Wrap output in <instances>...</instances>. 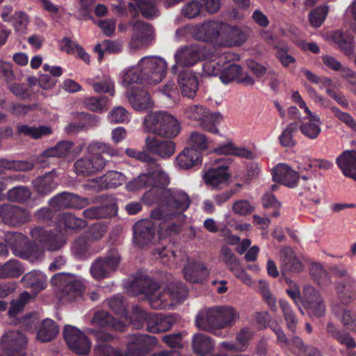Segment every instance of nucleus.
<instances>
[{
  "instance_id": "f257e3e1",
  "label": "nucleus",
  "mask_w": 356,
  "mask_h": 356,
  "mask_svg": "<svg viewBox=\"0 0 356 356\" xmlns=\"http://www.w3.org/2000/svg\"><path fill=\"white\" fill-rule=\"evenodd\" d=\"M175 150V143L172 140H161L154 136H147L143 151L127 148L126 154L131 158H135L147 163L146 172L141 173L136 178L127 184L129 191H136L143 188H163L170 183V178L165 173L157 160L150 154L159 156L162 159L172 156Z\"/></svg>"
},
{
  "instance_id": "f03ea898",
  "label": "nucleus",
  "mask_w": 356,
  "mask_h": 356,
  "mask_svg": "<svg viewBox=\"0 0 356 356\" xmlns=\"http://www.w3.org/2000/svg\"><path fill=\"white\" fill-rule=\"evenodd\" d=\"M190 204V197L184 191L165 188L161 191L159 207L152 211L150 217L153 220H162L159 227L161 230L165 229L167 234L178 233L180 226L168 220L180 218Z\"/></svg>"
},
{
  "instance_id": "7ed1b4c3",
  "label": "nucleus",
  "mask_w": 356,
  "mask_h": 356,
  "mask_svg": "<svg viewBox=\"0 0 356 356\" xmlns=\"http://www.w3.org/2000/svg\"><path fill=\"white\" fill-rule=\"evenodd\" d=\"M167 63L164 59L156 56L143 57L136 66L125 70L122 84L124 86L133 84L155 85L165 77Z\"/></svg>"
},
{
  "instance_id": "20e7f679",
  "label": "nucleus",
  "mask_w": 356,
  "mask_h": 356,
  "mask_svg": "<svg viewBox=\"0 0 356 356\" xmlns=\"http://www.w3.org/2000/svg\"><path fill=\"white\" fill-rule=\"evenodd\" d=\"M239 319V313L229 305L215 306L200 312L195 317V325L200 329L218 337L227 334L223 329L232 327Z\"/></svg>"
},
{
  "instance_id": "39448f33",
  "label": "nucleus",
  "mask_w": 356,
  "mask_h": 356,
  "mask_svg": "<svg viewBox=\"0 0 356 356\" xmlns=\"http://www.w3.org/2000/svg\"><path fill=\"white\" fill-rule=\"evenodd\" d=\"M131 322L136 329H141L146 325L147 331L156 334L169 330L175 323V319L172 316L146 312L136 305L133 306Z\"/></svg>"
},
{
  "instance_id": "423d86ee",
  "label": "nucleus",
  "mask_w": 356,
  "mask_h": 356,
  "mask_svg": "<svg viewBox=\"0 0 356 356\" xmlns=\"http://www.w3.org/2000/svg\"><path fill=\"white\" fill-rule=\"evenodd\" d=\"M143 124L148 132L166 138H175L180 131L179 121L173 115L163 111L148 114Z\"/></svg>"
},
{
  "instance_id": "0eeeda50",
  "label": "nucleus",
  "mask_w": 356,
  "mask_h": 356,
  "mask_svg": "<svg viewBox=\"0 0 356 356\" xmlns=\"http://www.w3.org/2000/svg\"><path fill=\"white\" fill-rule=\"evenodd\" d=\"M130 287L135 294H144L150 307L154 309H164L168 305L164 294H155L159 286L147 275L136 277L131 282Z\"/></svg>"
},
{
  "instance_id": "6e6552de",
  "label": "nucleus",
  "mask_w": 356,
  "mask_h": 356,
  "mask_svg": "<svg viewBox=\"0 0 356 356\" xmlns=\"http://www.w3.org/2000/svg\"><path fill=\"white\" fill-rule=\"evenodd\" d=\"M55 292L60 300L74 301L82 296L84 284L69 273H58L51 280Z\"/></svg>"
},
{
  "instance_id": "1a4fd4ad",
  "label": "nucleus",
  "mask_w": 356,
  "mask_h": 356,
  "mask_svg": "<svg viewBox=\"0 0 356 356\" xmlns=\"http://www.w3.org/2000/svg\"><path fill=\"white\" fill-rule=\"evenodd\" d=\"M227 29H232V34L235 32L238 34V39L236 40L238 44H242L246 40V35L241 31L231 28L225 23L212 20L193 26L191 33L196 40L212 42L217 40L221 33Z\"/></svg>"
},
{
  "instance_id": "9d476101",
  "label": "nucleus",
  "mask_w": 356,
  "mask_h": 356,
  "mask_svg": "<svg viewBox=\"0 0 356 356\" xmlns=\"http://www.w3.org/2000/svg\"><path fill=\"white\" fill-rule=\"evenodd\" d=\"M186 118L195 121L202 129L213 134H218V126L222 120V115L218 112L211 113L202 105H191L184 112Z\"/></svg>"
},
{
  "instance_id": "9b49d317",
  "label": "nucleus",
  "mask_w": 356,
  "mask_h": 356,
  "mask_svg": "<svg viewBox=\"0 0 356 356\" xmlns=\"http://www.w3.org/2000/svg\"><path fill=\"white\" fill-rule=\"evenodd\" d=\"M126 4L125 1L118 0L117 3L112 4L113 8L122 16L129 14L133 18L138 16L139 13L147 19H152L158 15L157 0H132Z\"/></svg>"
},
{
  "instance_id": "f8f14e48",
  "label": "nucleus",
  "mask_w": 356,
  "mask_h": 356,
  "mask_svg": "<svg viewBox=\"0 0 356 356\" xmlns=\"http://www.w3.org/2000/svg\"><path fill=\"white\" fill-rule=\"evenodd\" d=\"M212 52H209L205 45L185 46L177 50L175 54V64L171 72L177 74V65L190 67L200 61L209 58Z\"/></svg>"
},
{
  "instance_id": "ddd939ff",
  "label": "nucleus",
  "mask_w": 356,
  "mask_h": 356,
  "mask_svg": "<svg viewBox=\"0 0 356 356\" xmlns=\"http://www.w3.org/2000/svg\"><path fill=\"white\" fill-rule=\"evenodd\" d=\"M120 261V257L118 251L113 248L106 253L105 257H99L92 262L90 268V274L97 280L109 277L117 270Z\"/></svg>"
},
{
  "instance_id": "4468645a",
  "label": "nucleus",
  "mask_w": 356,
  "mask_h": 356,
  "mask_svg": "<svg viewBox=\"0 0 356 356\" xmlns=\"http://www.w3.org/2000/svg\"><path fill=\"white\" fill-rule=\"evenodd\" d=\"M27 338L19 330H10L1 340L0 356H25Z\"/></svg>"
},
{
  "instance_id": "2eb2a0df",
  "label": "nucleus",
  "mask_w": 356,
  "mask_h": 356,
  "mask_svg": "<svg viewBox=\"0 0 356 356\" xmlns=\"http://www.w3.org/2000/svg\"><path fill=\"white\" fill-rule=\"evenodd\" d=\"M63 337L69 348L76 354L86 355L89 353L91 343L88 337L76 327L65 325Z\"/></svg>"
},
{
  "instance_id": "dca6fc26",
  "label": "nucleus",
  "mask_w": 356,
  "mask_h": 356,
  "mask_svg": "<svg viewBox=\"0 0 356 356\" xmlns=\"http://www.w3.org/2000/svg\"><path fill=\"white\" fill-rule=\"evenodd\" d=\"M32 239L44 249L58 250L65 243L64 236L58 232L48 231L42 227H35L31 231Z\"/></svg>"
},
{
  "instance_id": "f3484780",
  "label": "nucleus",
  "mask_w": 356,
  "mask_h": 356,
  "mask_svg": "<svg viewBox=\"0 0 356 356\" xmlns=\"http://www.w3.org/2000/svg\"><path fill=\"white\" fill-rule=\"evenodd\" d=\"M48 203L51 207L57 210L81 209L89 204V200L76 193L64 191L53 196Z\"/></svg>"
},
{
  "instance_id": "a211bd4d",
  "label": "nucleus",
  "mask_w": 356,
  "mask_h": 356,
  "mask_svg": "<svg viewBox=\"0 0 356 356\" xmlns=\"http://www.w3.org/2000/svg\"><path fill=\"white\" fill-rule=\"evenodd\" d=\"M300 302L310 316L321 317L325 314V305L323 299L317 291L312 286H305Z\"/></svg>"
},
{
  "instance_id": "6ab92c4d",
  "label": "nucleus",
  "mask_w": 356,
  "mask_h": 356,
  "mask_svg": "<svg viewBox=\"0 0 356 356\" xmlns=\"http://www.w3.org/2000/svg\"><path fill=\"white\" fill-rule=\"evenodd\" d=\"M106 165V159L99 154H88L78 159L74 164L78 175L88 177L102 170Z\"/></svg>"
},
{
  "instance_id": "aec40b11",
  "label": "nucleus",
  "mask_w": 356,
  "mask_h": 356,
  "mask_svg": "<svg viewBox=\"0 0 356 356\" xmlns=\"http://www.w3.org/2000/svg\"><path fill=\"white\" fill-rule=\"evenodd\" d=\"M156 337L147 334H134L127 344L125 356H143L148 354L156 345Z\"/></svg>"
},
{
  "instance_id": "412c9836",
  "label": "nucleus",
  "mask_w": 356,
  "mask_h": 356,
  "mask_svg": "<svg viewBox=\"0 0 356 356\" xmlns=\"http://www.w3.org/2000/svg\"><path fill=\"white\" fill-rule=\"evenodd\" d=\"M3 222L11 227H19L30 220V213L26 209L10 204H1Z\"/></svg>"
},
{
  "instance_id": "4be33fe9",
  "label": "nucleus",
  "mask_w": 356,
  "mask_h": 356,
  "mask_svg": "<svg viewBox=\"0 0 356 356\" xmlns=\"http://www.w3.org/2000/svg\"><path fill=\"white\" fill-rule=\"evenodd\" d=\"M130 85L127 88V97L133 108L136 111H145L152 107V102L148 91L144 88L145 85Z\"/></svg>"
},
{
  "instance_id": "5701e85b",
  "label": "nucleus",
  "mask_w": 356,
  "mask_h": 356,
  "mask_svg": "<svg viewBox=\"0 0 356 356\" xmlns=\"http://www.w3.org/2000/svg\"><path fill=\"white\" fill-rule=\"evenodd\" d=\"M6 242L7 245L0 243V256L6 257L8 254L9 248L15 255L22 258L27 257L25 246L27 244L28 239L24 234L20 233L9 234L6 236Z\"/></svg>"
},
{
  "instance_id": "b1692460",
  "label": "nucleus",
  "mask_w": 356,
  "mask_h": 356,
  "mask_svg": "<svg viewBox=\"0 0 356 356\" xmlns=\"http://www.w3.org/2000/svg\"><path fill=\"white\" fill-rule=\"evenodd\" d=\"M134 240L136 244L141 248L149 244L154 238L156 233V225L152 220L143 219L133 227Z\"/></svg>"
},
{
  "instance_id": "393cba45",
  "label": "nucleus",
  "mask_w": 356,
  "mask_h": 356,
  "mask_svg": "<svg viewBox=\"0 0 356 356\" xmlns=\"http://www.w3.org/2000/svg\"><path fill=\"white\" fill-rule=\"evenodd\" d=\"M95 337L97 344L94 348V356H125L123 350L106 343L114 339L111 334L104 331H97Z\"/></svg>"
},
{
  "instance_id": "a878e982",
  "label": "nucleus",
  "mask_w": 356,
  "mask_h": 356,
  "mask_svg": "<svg viewBox=\"0 0 356 356\" xmlns=\"http://www.w3.org/2000/svg\"><path fill=\"white\" fill-rule=\"evenodd\" d=\"M177 83L183 96L193 98L196 95L199 86L197 76L189 69H183L179 72Z\"/></svg>"
},
{
  "instance_id": "bb28decb",
  "label": "nucleus",
  "mask_w": 356,
  "mask_h": 356,
  "mask_svg": "<svg viewBox=\"0 0 356 356\" xmlns=\"http://www.w3.org/2000/svg\"><path fill=\"white\" fill-rule=\"evenodd\" d=\"M228 170L229 165L227 163L218 161L205 172L204 178L206 184L214 188L226 183L231 176Z\"/></svg>"
},
{
  "instance_id": "cd10ccee",
  "label": "nucleus",
  "mask_w": 356,
  "mask_h": 356,
  "mask_svg": "<svg viewBox=\"0 0 356 356\" xmlns=\"http://www.w3.org/2000/svg\"><path fill=\"white\" fill-rule=\"evenodd\" d=\"M57 177V172L52 170L34 179L32 183L37 194L44 197L51 193L58 187Z\"/></svg>"
},
{
  "instance_id": "c85d7f7f",
  "label": "nucleus",
  "mask_w": 356,
  "mask_h": 356,
  "mask_svg": "<svg viewBox=\"0 0 356 356\" xmlns=\"http://www.w3.org/2000/svg\"><path fill=\"white\" fill-rule=\"evenodd\" d=\"M91 323L92 325L99 326L106 330L123 332L125 328L124 323L111 316L108 312L103 310L95 312Z\"/></svg>"
},
{
  "instance_id": "c756f323",
  "label": "nucleus",
  "mask_w": 356,
  "mask_h": 356,
  "mask_svg": "<svg viewBox=\"0 0 356 356\" xmlns=\"http://www.w3.org/2000/svg\"><path fill=\"white\" fill-rule=\"evenodd\" d=\"M272 175L274 181L280 182L289 188L296 187L300 178L296 171L284 163L278 164L273 169Z\"/></svg>"
},
{
  "instance_id": "7c9ffc66",
  "label": "nucleus",
  "mask_w": 356,
  "mask_h": 356,
  "mask_svg": "<svg viewBox=\"0 0 356 356\" xmlns=\"http://www.w3.org/2000/svg\"><path fill=\"white\" fill-rule=\"evenodd\" d=\"M209 274L205 264L201 261H190L184 268V278L192 283H202Z\"/></svg>"
},
{
  "instance_id": "2f4dec72",
  "label": "nucleus",
  "mask_w": 356,
  "mask_h": 356,
  "mask_svg": "<svg viewBox=\"0 0 356 356\" xmlns=\"http://www.w3.org/2000/svg\"><path fill=\"white\" fill-rule=\"evenodd\" d=\"M336 163L345 177L356 180V150L343 151Z\"/></svg>"
},
{
  "instance_id": "473e14b6",
  "label": "nucleus",
  "mask_w": 356,
  "mask_h": 356,
  "mask_svg": "<svg viewBox=\"0 0 356 356\" xmlns=\"http://www.w3.org/2000/svg\"><path fill=\"white\" fill-rule=\"evenodd\" d=\"M280 260L283 273L286 272L300 273L303 270L302 264L289 247H286L281 250Z\"/></svg>"
},
{
  "instance_id": "72a5a7b5",
  "label": "nucleus",
  "mask_w": 356,
  "mask_h": 356,
  "mask_svg": "<svg viewBox=\"0 0 356 356\" xmlns=\"http://www.w3.org/2000/svg\"><path fill=\"white\" fill-rule=\"evenodd\" d=\"M152 26L147 23L138 21L134 23L133 26L131 43L136 47L146 44L152 40Z\"/></svg>"
},
{
  "instance_id": "f704fd0d",
  "label": "nucleus",
  "mask_w": 356,
  "mask_h": 356,
  "mask_svg": "<svg viewBox=\"0 0 356 356\" xmlns=\"http://www.w3.org/2000/svg\"><path fill=\"white\" fill-rule=\"evenodd\" d=\"M21 281L23 286L25 288L30 289L35 295H37L46 287V277L40 271H30L22 277Z\"/></svg>"
},
{
  "instance_id": "c9c22d12",
  "label": "nucleus",
  "mask_w": 356,
  "mask_h": 356,
  "mask_svg": "<svg viewBox=\"0 0 356 356\" xmlns=\"http://www.w3.org/2000/svg\"><path fill=\"white\" fill-rule=\"evenodd\" d=\"M336 291L343 304L350 302L356 296V280L348 277L336 284Z\"/></svg>"
},
{
  "instance_id": "e433bc0d",
  "label": "nucleus",
  "mask_w": 356,
  "mask_h": 356,
  "mask_svg": "<svg viewBox=\"0 0 356 356\" xmlns=\"http://www.w3.org/2000/svg\"><path fill=\"white\" fill-rule=\"evenodd\" d=\"M117 212V205L113 203H108L85 209L83 211V216L91 220L108 218L115 216Z\"/></svg>"
},
{
  "instance_id": "4c0bfd02",
  "label": "nucleus",
  "mask_w": 356,
  "mask_h": 356,
  "mask_svg": "<svg viewBox=\"0 0 356 356\" xmlns=\"http://www.w3.org/2000/svg\"><path fill=\"white\" fill-rule=\"evenodd\" d=\"M177 165L182 169H189L202 163V154L194 148L186 147L177 156Z\"/></svg>"
},
{
  "instance_id": "58836bf2",
  "label": "nucleus",
  "mask_w": 356,
  "mask_h": 356,
  "mask_svg": "<svg viewBox=\"0 0 356 356\" xmlns=\"http://www.w3.org/2000/svg\"><path fill=\"white\" fill-rule=\"evenodd\" d=\"M232 56L229 53H225L219 58L211 59L204 62L202 65V74L204 76H216L220 75L222 67L226 64L228 59H232Z\"/></svg>"
},
{
  "instance_id": "ea45409f",
  "label": "nucleus",
  "mask_w": 356,
  "mask_h": 356,
  "mask_svg": "<svg viewBox=\"0 0 356 356\" xmlns=\"http://www.w3.org/2000/svg\"><path fill=\"white\" fill-rule=\"evenodd\" d=\"M59 328L56 323L50 319H44L38 331L37 339L42 342L52 341L58 334Z\"/></svg>"
},
{
  "instance_id": "a19ab883",
  "label": "nucleus",
  "mask_w": 356,
  "mask_h": 356,
  "mask_svg": "<svg viewBox=\"0 0 356 356\" xmlns=\"http://www.w3.org/2000/svg\"><path fill=\"white\" fill-rule=\"evenodd\" d=\"M214 347L211 339L204 334H197L193 338V348L195 353L204 356L211 353Z\"/></svg>"
},
{
  "instance_id": "79ce46f5",
  "label": "nucleus",
  "mask_w": 356,
  "mask_h": 356,
  "mask_svg": "<svg viewBox=\"0 0 356 356\" xmlns=\"http://www.w3.org/2000/svg\"><path fill=\"white\" fill-rule=\"evenodd\" d=\"M327 334L336 339L339 343L345 345L348 348L356 347L355 339L347 332L339 330L332 323H328L326 327Z\"/></svg>"
},
{
  "instance_id": "37998d69",
  "label": "nucleus",
  "mask_w": 356,
  "mask_h": 356,
  "mask_svg": "<svg viewBox=\"0 0 356 356\" xmlns=\"http://www.w3.org/2000/svg\"><path fill=\"white\" fill-rule=\"evenodd\" d=\"M230 59L226 61V64L222 67L220 79L224 84H228L235 80H237L242 74V68L240 65L231 63Z\"/></svg>"
},
{
  "instance_id": "c03bdc74",
  "label": "nucleus",
  "mask_w": 356,
  "mask_h": 356,
  "mask_svg": "<svg viewBox=\"0 0 356 356\" xmlns=\"http://www.w3.org/2000/svg\"><path fill=\"white\" fill-rule=\"evenodd\" d=\"M124 179L125 177L122 173L115 170H109L100 177L99 184L102 188H114L122 185Z\"/></svg>"
},
{
  "instance_id": "a18cd8bd",
  "label": "nucleus",
  "mask_w": 356,
  "mask_h": 356,
  "mask_svg": "<svg viewBox=\"0 0 356 356\" xmlns=\"http://www.w3.org/2000/svg\"><path fill=\"white\" fill-rule=\"evenodd\" d=\"M17 129L18 134L30 136L33 139H39L42 136L51 134L52 132L51 128L45 125L35 127L27 124H18Z\"/></svg>"
},
{
  "instance_id": "49530a36",
  "label": "nucleus",
  "mask_w": 356,
  "mask_h": 356,
  "mask_svg": "<svg viewBox=\"0 0 356 356\" xmlns=\"http://www.w3.org/2000/svg\"><path fill=\"white\" fill-rule=\"evenodd\" d=\"M299 130V124L296 122L289 124L279 136L280 145L284 147H293L297 142L294 138Z\"/></svg>"
},
{
  "instance_id": "de8ad7c7",
  "label": "nucleus",
  "mask_w": 356,
  "mask_h": 356,
  "mask_svg": "<svg viewBox=\"0 0 356 356\" xmlns=\"http://www.w3.org/2000/svg\"><path fill=\"white\" fill-rule=\"evenodd\" d=\"M214 152L218 154H225V155H234L242 158L245 159H252V151L246 149V148H238L236 147L232 143H229L227 144H225L220 145L214 149Z\"/></svg>"
},
{
  "instance_id": "09e8293b",
  "label": "nucleus",
  "mask_w": 356,
  "mask_h": 356,
  "mask_svg": "<svg viewBox=\"0 0 356 356\" xmlns=\"http://www.w3.org/2000/svg\"><path fill=\"white\" fill-rule=\"evenodd\" d=\"M73 143L67 140H61L58 142L54 147L49 148L44 151L42 154V157H65L70 152Z\"/></svg>"
},
{
  "instance_id": "8fccbe9b",
  "label": "nucleus",
  "mask_w": 356,
  "mask_h": 356,
  "mask_svg": "<svg viewBox=\"0 0 356 356\" xmlns=\"http://www.w3.org/2000/svg\"><path fill=\"white\" fill-rule=\"evenodd\" d=\"M6 195L8 200L10 202L24 203L31 198V192L26 186H17L9 189Z\"/></svg>"
},
{
  "instance_id": "3c124183",
  "label": "nucleus",
  "mask_w": 356,
  "mask_h": 356,
  "mask_svg": "<svg viewBox=\"0 0 356 356\" xmlns=\"http://www.w3.org/2000/svg\"><path fill=\"white\" fill-rule=\"evenodd\" d=\"M91 243V240L86 236H79L72 243L73 253L80 259H86L90 254L89 250Z\"/></svg>"
},
{
  "instance_id": "603ef678",
  "label": "nucleus",
  "mask_w": 356,
  "mask_h": 356,
  "mask_svg": "<svg viewBox=\"0 0 356 356\" xmlns=\"http://www.w3.org/2000/svg\"><path fill=\"white\" fill-rule=\"evenodd\" d=\"M23 273V269L19 261L10 259L3 265L0 266V278L17 277Z\"/></svg>"
},
{
  "instance_id": "864d4df0",
  "label": "nucleus",
  "mask_w": 356,
  "mask_h": 356,
  "mask_svg": "<svg viewBox=\"0 0 356 356\" xmlns=\"http://www.w3.org/2000/svg\"><path fill=\"white\" fill-rule=\"evenodd\" d=\"M280 307L283 316L286 323L287 328L292 332H295L298 325V318L289 302L284 300H280Z\"/></svg>"
},
{
  "instance_id": "5fc2aeb1",
  "label": "nucleus",
  "mask_w": 356,
  "mask_h": 356,
  "mask_svg": "<svg viewBox=\"0 0 356 356\" xmlns=\"http://www.w3.org/2000/svg\"><path fill=\"white\" fill-rule=\"evenodd\" d=\"M0 167H3V173L6 170H13L16 171H29L34 168L33 163L26 161L8 160L1 158Z\"/></svg>"
},
{
  "instance_id": "6e6d98bb",
  "label": "nucleus",
  "mask_w": 356,
  "mask_h": 356,
  "mask_svg": "<svg viewBox=\"0 0 356 356\" xmlns=\"http://www.w3.org/2000/svg\"><path fill=\"white\" fill-rule=\"evenodd\" d=\"M189 148H194L197 152L207 150L208 148L209 140L206 135L199 131H193L188 138Z\"/></svg>"
},
{
  "instance_id": "4d7b16f0",
  "label": "nucleus",
  "mask_w": 356,
  "mask_h": 356,
  "mask_svg": "<svg viewBox=\"0 0 356 356\" xmlns=\"http://www.w3.org/2000/svg\"><path fill=\"white\" fill-rule=\"evenodd\" d=\"M122 47L116 41L105 40L102 44H97L94 47L95 52L98 54V60H101L104 57V51L108 54H116L121 51Z\"/></svg>"
},
{
  "instance_id": "13d9d810",
  "label": "nucleus",
  "mask_w": 356,
  "mask_h": 356,
  "mask_svg": "<svg viewBox=\"0 0 356 356\" xmlns=\"http://www.w3.org/2000/svg\"><path fill=\"white\" fill-rule=\"evenodd\" d=\"M30 294L24 291L19 295L18 299L13 300L10 302V306L8 311V315L10 318L16 317L24 308L25 305L29 300Z\"/></svg>"
},
{
  "instance_id": "bf43d9fd",
  "label": "nucleus",
  "mask_w": 356,
  "mask_h": 356,
  "mask_svg": "<svg viewBox=\"0 0 356 356\" xmlns=\"http://www.w3.org/2000/svg\"><path fill=\"white\" fill-rule=\"evenodd\" d=\"M60 221L66 228L74 230L81 229L87 226V222L85 220L77 218L69 212L63 213L61 215Z\"/></svg>"
},
{
  "instance_id": "052dcab7",
  "label": "nucleus",
  "mask_w": 356,
  "mask_h": 356,
  "mask_svg": "<svg viewBox=\"0 0 356 356\" xmlns=\"http://www.w3.org/2000/svg\"><path fill=\"white\" fill-rule=\"evenodd\" d=\"M109 103V99L105 96L99 97H90L84 99L83 104L86 107L94 112H102Z\"/></svg>"
},
{
  "instance_id": "680f3d73",
  "label": "nucleus",
  "mask_w": 356,
  "mask_h": 356,
  "mask_svg": "<svg viewBox=\"0 0 356 356\" xmlns=\"http://www.w3.org/2000/svg\"><path fill=\"white\" fill-rule=\"evenodd\" d=\"M328 13L327 6H321L312 10L309 15V20L314 27H320L323 23Z\"/></svg>"
},
{
  "instance_id": "e2e57ef3",
  "label": "nucleus",
  "mask_w": 356,
  "mask_h": 356,
  "mask_svg": "<svg viewBox=\"0 0 356 356\" xmlns=\"http://www.w3.org/2000/svg\"><path fill=\"white\" fill-rule=\"evenodd\" d=\"M11 22L15 32L24 34L29 24L28 15L22 11L16 12L12 15Z\"/></svg>"
},
{
  "instance_id": "0e129e2a",
  "label": "nucleus",
  "mask_w": 356,
  "mask_h": 356,
  "mask_svg": "<svg viewBox=\"0 0 356 356\" xmlns=\"http://www.w3.org/2000/svg\"><path fill=\"white\" fill-rule=\"evenodd\" d=\"M202 6L201 0H193L185 4L181 9V14L188 19H193L201 13Z\"/></svg>"
},
{
  "instance_id": "69168bd1",
  "label": "nucleus",
  "mask_w": 356,
  "mask_h": 356,
  "mask_svg": "<svg viewBox=\"0 0 356 356\" xmlns=\"http://www.w3.org/2000/svg\"><path fill=\"white\" fill-rule=\"evenodd\" d=\"M92 87L97 93H108L112 97L115 95L114 82L108 77L104 78L100 81L93 82Z\"/></svg>"
},
{
  "instance_id": "338daca9",
  "label": "nucleus",
  "mask_w": 356,
  "mask_h": 356,
  "mask_svg": "<svg viewBox=\"0 0 356 356\" xmlns=\"http://www.w3.org/2000/svg\"><path fill=\"white\" fill-rule=\"evenodd\" d=\"M299 129L305 137L311 140L317 138L321 132L320 125L312 122H306L299 125Z\"/></svg>"
},
{
  "instance_id": "774afa93",
  "label": "nucleus",
  "mask_w": 356,
  "mask_h": 356,
  "mask_svg": "<svg viewBox=\"0 0 356 356\" xmlns=\"http://www.w3.org/2000/svg\"><path fill=\"white\" fill-rule=\"evenodd\" d=\"M259 291L265 302L267 303L268 307L273 312L277 310L276 298L271 293L268 285L263 281L259 282Z\"/></svg>"
}]
</instances>
